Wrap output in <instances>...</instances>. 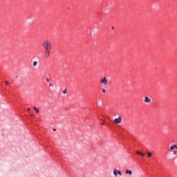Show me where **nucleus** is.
<instances>
[{
    "mask_svg": "<svg viewBox=\"0 0 177 177\" xmlns=\"http://www.w3.org/2000/svg\"><path fill=\"white\" fill-rule=\"evenodd\" d=\"M43 48L45 49V51L52 50V44L48 40H45L43 43Z\"/></svg>",
    "mask_w": 177,
    "mask_h": 177,
    "instance_id": "nucleus-1",
    "label": "nucleus"
},
{
    "mask_svg": "<svg viewBox=\"0 0 177 177\" xmlns=\"http://www.w3.org/2000/svg\"><path fill=\"white\" fill-rule=\"evenodd\" d=\"M100 84H102L103 85H107V77H104L103 79L100 80Z\"/></svg>",
    "mask_w": 177,
    "mask_h": 177,
    "instance_id": "nucleus-2",
    "label": "nucleus"
},
{
    "mask_svg": "<svg viewBox=\"0 0 177 177\" xmlns=\"http://www.w3.org/2000/svg\"><path fill=\"white\" fill-rule=\"evenodd\" d=\"M122 121V118L119 117L118 118L114 119L113 122L115 124H120Z\"/></svg>",
    "mask_w": 177,
    "mask_h": 177,
    "instance_id": "nucleus-3",
    "label": "nucleus"
},
{
    "mask_svg": "<svg viewBox=\"0 0 177 177\" xmlns=\"http://www.w3.org/2000/svg\"><path fill=\"white\" fill-rule=\"evenodd\" d=\"M144 102L145 103H151V99H150V97L146 96V97H145Z\"/></svg>",
    "mask_w": 177,
    "mask_h": 177,
    "instance_id": "nucleus-4",
    "label": "nucleus"
},
{
    "mask_svg": "<svg viewBox=\"0 0 177 177\" xmlns=\"http://www.w3.org/2000/svg\"><path fill=\"white\" fill-rule=\"evenodd\" d=\"M50 56V50L45 51V57L48 59Z\"/></svg>",
    "mask_w": 177,
    "mask_h": 177,
    "instance_id": "nucleus-5",
    "label": "nucleus"
},
{
    "mask_svg": "<svg viewBox=\"0 0 177 177\" xmlns=\"http://www.w3.org/2000/svg\"><path fill=\"white\" fill-rule=\"evenodd\" d=\"M33 109L37 114L39 113V108H37V106H33Z\"/></svg>",
    "mask_w": 177,
    "mask_h": 177,
    "instance_id": "nucleus-6",
    "label": "nucleus"
},
{
    "mask_svg": "<svg viewBox=\"0 0 177 177\" xmlns=\"http://www.w3.org/2000/svg\"><path fill=\"white\" fill-rule=\"evenodd\" d=\"M175 149H177L176 145H174L170 147V150H175Z\"/></svg>",
    "mask_w": 177,
    "mask_h": 177,
    "instance_id": "nucleus-7",
    "label": "nucleus"
},
{
    "mask_svg": "<svg viewBox=\"0 0 177 177\" xmlns=\"http://www.w3.org/2000/svg\"><path fill=\"white\" fill-rule=\"evenodd\" d=\"M137 154H138V156H141V157H145V153H140L139 151H136Z\"/></svg>",
    "mask_w": 177,
    "mask_h": 177,
    "instance_id": "nucleus-8",
    "label": "nucleus"
},
{
    "mask_svg": "<svg viewBox=\"0 0 177 177\" xmlns=\"http://www.w3.org/2000/svg\"><path fill=\"white\" fill-rule=\"evenodd\" d=\"M118 174V171H117L116 169H113V175H115V176H117Z\"/></svg>",
    "mask_w": 177,
    "mask_h": 177,
    "instance_id": "nucleus-9",
    "label": "nucleus"
},
{
    "mask_svg": "<svg viewBox=\"0 0 177 177\" xmlns=\"http://www.w3.org/2000/svg\"><path fill=\"white\" fill-rule=\"evenodd\" d=\"M38 64V62L37 61L33 62L32 66L33 67H37V65Z\"/></svg>",
    "mask_w": 177,
    "mask_h": 177,
    "instance_id": "nucleus-10",
    "label": "nucleus"
},
{
    "mask_svg": "<svg viewBox=\"0 0 177 177\" xmlns=\"http://www.w3.org/2000/svg\"><path fill=\"white\" fill-rule=\"evenodd\" d=\"M147 156H148V158H150V157H151V156H153V153H151V152H150V151H148Z\"/></svg>",
    "mask_w": 177,
    "mask_h": 177,
    "instance_id": "nucleus-11",
    "label": "nucleus"
},
{
    "mask_svg": "<svg viewBox=\"0 0 177 177\" xmlns=\"http://www.w3.org/2000/svg\"><path fill=\"white\" fill-rule=\"evenodd\" d=\"M126 174H129V175H131L132 174V171H131V170H126Z\"/></svg>",
    "mask_w": 177,
    "mask_h": 177,
    "instance_id": "nucleus-12",
    "label": "nucleus"
},
{
    "mask_svg": "<svg viewBox=\"0 0 177 177\" xmlns=\"http://www.w3.org/2000/svg\"><path fill=\"white\" fill-rule=\"evenodd\" d=\"M118 175H120V176H122V174L121 173V171H118Z\"/></svg>",
    "mask_w": 177,
    "mask_h": 177,
    "instance_id": "nucleus-13",
    "label": "nucleus"
},
{
    "mask_svg": "<svg viewBox=\"0 0 177 177\" xmlns=\"http://www.w3.org/2000/svg\"><path fill=\"white\" fill-rule=\"evenodd\" d=\"M63 93H64L65 95H66V93H67V89H64V91H63Z\"/></svg>",
    "mask_w": 177,
    "mask_h": 177,
    "instance_id": "nucleus-14",
    "label": "nucleus"
},
{
    "mask_svg": "<svg viewBox=\"0 0 177 177\" xmlns=\"http://www.w3.org/2000/svg\"><path fill=\"white\" fill-rule=\"evenodd\" d=\"M5 85H9V82L8 81L5 82Z\"/></svg>",
    "mask_w": 177,
    "mask_h": 177,
    "instance_id": "nucleus-15",
    "label": "nucleus"
},
{
    "mask_svg": "<svg viewBox=\"0 0 177 177\" xmlns=\"http://www.w3.org/2000/svg\"><path fill=\"white\" fill-rule=\"evenodd\" d=\"M102 93H106V89H102Z\"/></svg>",
    "mask_w": 177,
    "mask_h": 177,
    "instance_id": "nucleus-16",
    "label": "nucleus"
},
{
    "mask_svg": "<svg viewBox=\"0 0 177 177\" xmlns=\"http://www.w3.org/2000/svg\"><path fill=\"white\" fill-rule=\"evenodd\" d=\"M174 156H176V151H174Z\"/></svg>",
    "mask_w": 177,
    "mask_h": 177,
    "instance_id": "nucleus-17",
    "label": "nucleus"
},
{
    "mask_svg": "<svg viewBox=\"0 0 177 177\" xmlns=\"http://www.w3.org/2000/svg\"><path fill=\"white\" fill-rule=\"evenodd\" d=\"M46 81H47V82H49V78H46Z\"/></svg>",
    "mask_w": 177,
    "mask_h": 177,
    "instance_id": "nucleus-18",
    "label": "nucleus"
},
{
    "mask_svg": "<svg viewBox=\"0 0 177 177\" xmlns=\"http://www.w3.org/2000/svg\"><path fill=\"white\" fill-rule=\"evenodd\" d=\"M53 131H54V132H56V129H53Z\"/></svg>",
    "mask_w": 177,
    "mask_h": 177,
    "instance_id": "nucleus-19",
    "label": "nucleus"
},
{
    "mask_svg": "<svg viewBox=\"0 0 177 177\" xmlns=\"http://www.w3.org/2000/svg\"><path fill=\"white\" fill-rule=\"evenodd\" d=\"M49 86H52V84L50 83V84H49Z\"/></svg>",
    "mask_w": 177,
    "mask_h": 177,
    "instance_id": "nucleus-20",
    "label": "nucleus"
},
{
    "mask_svg": "<svg viewBox=\"0 0 177 177\" xmlns=\"http://www.w3.org/2000/svg\"><path fill=\"white\" fill-rule=\"evenodd\" d=\"M111 28H112V30H113L114 29V26H112Z\"/></svg>",
    "mask_w": 177,
    "mask_h": 177,
    "instance_id": "nucleus-21",
    "label": "nucleus"
},
{
    "mask_svg": "<svg viewBox=\"0 0 177 177\" xmlns=\"http://www.w3.org/2000/svg\"><path fill=\"white\" fill-rule=\"evenodd\" d=\"M28 111H30V108H28Z\"/></svg>",
    "mask_w": 177,
    "mask_h": 177,
    "instance_id": "nucleus-22",
    "label": "nucleus"
},
{
    "mask_svg": "<svg viewBox=\"0 0 177 177\" xmlns=\"http://www.w3.org/2000/svg\"><path fill=\"white\" fill-rule=\"evenodd\" d=\"M101 125H104V124L102 123Z\"/></svg>",
    "mask_w": 177,
    "mask_h": 177,
    "instance_id": "nucleus-23",
    "label": "nucleus"
}]
</instances>
